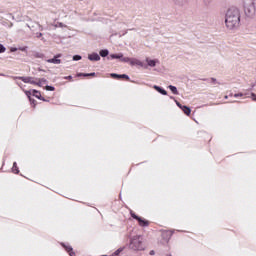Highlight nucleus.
I'll list each match as a JSON object with an SVG mask.
<instances>
[{
  "mask_svg": "<svg viewBox=\"0 0 256 256\" xmlns=\"http://www.w3.org/2000/svg\"><path fill=\"white\" fill-rule=\"evenodd\" d=\"M145 63L147 65V67L154 68V67H157V65H159L161 62L157 58L153 59L151 57H146L145 58Z\"/></svg>",
  "mask_w": 256,
  "mask_h": 256,
  "instance_id": "39448f33",
  "label": "nucleus"
},
{
  "mask_svg": "<svg viewBox=\"0 0 256 256\" xmlns=\"http://www.w3.org/2000/svg\"><path fill=\"white\" fill-rule=\"evenodd\" d=\"M25 95L28 96V99H31V96L33 95V90L25 91Z\"/></svg>",
  "mask_w": 256,
  "mask_h": 256,
  "instance_id": "6ab92c4d",
  "label": "nucleus"
},
{
  "mask_svg": "<svg viewBox=\"0 0 256 256\" xmlns=\"http://www.w3.org/2000/svg\"><path fill=\"white\" fill-rule=\"evenodd\" d=\"M45 89L46 91H55V87L53 86H46Z\"/></svg>",
  "mask_w": 256,
  "mask_h": 256,
  "instance_id": "5701e85b",
  "label": "nucleus"
},
{
  "mask_svg": "<svg viewBox=\"0 0 256 256\" xmlns=\"http://www.w3.org/2000/svg\"><path fill=\"white\" fill-rule=\"evenodd\" d=\"M70 256H73V252H70Z\"/></svg>",
  "mask_w": 256,
  "mask_h": 256,
  "instance_id": "f704fd0d",
  "label": "nucleus"
},
{
  "mask_svg": "<svg viewBox=\"0 0 256 256\" xmlns=\"http://www.w3.org/2000/svg\"><path fill=\"white\" fill-rule=\"evenodd\" d=\"M228 98V96H225V99H227Z\"/></svg>",
  "mask_w": 256,
  "mask_h": 256,
  "instance_id": "c9c22d12",
  "label": "nucleus"
},
{
  "mask_svg": "<svg viewBox=\"0 0 256 256\" xmlns=\"http://www.w3.org/2000/svg\"><path fill=\"white\" fill-rule=\"evenodd\" d=\"M153 89H155V91H157L161 95H167V90L161 88L160 86L154 85Z\"/></svg>",
  "mask_w": 256,
  "mask_h": 256,
  "instance_id": "9b49d317",
  "label": "nucleus"
},
{
  "mask_svg": "<svg viewBox=\"0 0 256 256\" xmlns=\"http://www.w3.org/2000/svg\"><path fill=\"white\" fill-rule=\"evenodd\" d=\"M210 83H212V85H217V84H219V82H217V79H215V78H211V79H210Z\"/></svg>",
  "mask_w": 256,
  "mask_h": 256,
  "instance_id": "4be33fe9",
  "label": "nucleus"
},
{
  "mask_svg": "<svg viewBox=\"0 0 256 256\" xmlns=\"http://www.w3.org/2000/svg\"><path fill=\"white\" fill-rule=\"evenodd\" d=\"M88 59L89 61H101V56H99V54L94 52L88 55Z\"/></svg>",
  "mask_w": 256,
  "mask_h": 256,
  "instance_id": "1a4fd4ad",
  "label": "nucleus"
},
{
  "mask_svg": "<svg viewBox=\"0 0 256 256\" xmlns=\"http://www.w3.org/2000/svg\"><path fill=\"white\" fill-rule=\"evenodd\" d=\"M6 48L3 46V44H0V53H5Z\"/></svg>",
  "mask_w": 256,
  "mask_h": 256,
  "instance_id": "b1692460",
  "label": "nucleus"
},
{
  "mask_svg": "<svg viewBox=\"0 0 256 256\" xmlns=\"http://www.w3.org/2000/svg\"><path fill=\"white\" fill-rule=\"evenodd\" d=\"M33 96L36 97V99H40V101H45V98L41 96V92L37 90H32Z\"/></svg>",
  "mask_w": 256,
  "mask_h": 256,
  "instance_id": "f8f14e48",
  "label": "nucleus"
},
{
  "mask_svg": "<svg viewBox=\"0 0 256 256\" xmlns=\"http://www.w3.org/2000/svg\"><path fill=\"white\" fill-rule=\"evenodd\" d=\"M131 217H133V219L138 220V223L140 225V227H147L149 225V221L137 216L135 213H131Z\"/></svg>",
  "mask_w": 256,
  "mask_h": 256,
  "instance_id": "423d86ee",
  "label": "nucleus"
},
{
  "mask_svg": "<svg viewBox=\"0 0 256 256\" xmlns=\"http://www.w3.org/2000/svg\"><path fill=\"white\" fill-rule=\"evenodd\" d=\"M238 95H239V97H243V93H239Z\"/></svg>",
  "mask_w": 256,
  "mask_h": 256,
  "instance_id": "473e14b6",
  "label": "nucleus"
},
{
  "mask_svg": "<svg viewBox=\"0 0 256 256\" xmlns=\"http://www.w3.org/2000/svg\"><path fill=\"white\" fill-rule=\"evenodd\" d=\"M65 79H73V76H67Z\"/></svg>",
  "mask_w": 256,
  "mask_h": 256,
  "instance_id": "2f4dec72",
  "label": "nucleus"
},
{
  "mask_svg": "<svg viewBox=\"0 0 256 256\" xmlns=\"http://www.w3.org/2000/svg\"><path fill=\"white\" fill-rule=\"evenodd\" d=\"M73 61H81V55H74Z\"/></svg>",
  "mask_w": 256,
  "mask_h": 256,
  "instance_id": "412c9836",
  "label": "nucleus"
},
{
  "mask_svg": "<svg viewBox=\"0 0 256 256\" xmlns=\"http://www.w3.org/2000/svg\"><path fill=\"white\" fill-rule=\"evenodd\" d=\"M234 97H239V94H235Z\"/></svg>",
  "mask_w": 256,
  "mask_h": 256,
  "instance_id": "72a5a7b5",
  "label": "nucleus"
},
{
  "mask_svg": "<svg viewBox=\"0 0 256 256\" xmlns=\"http://www.w3.org/2000/svg\"><path fill=\"white\" fill-rule=\"evenodd\" d=\"M100 57H107V55H109V50L104 49V50H100Z\"/></svg>",
  "mask_w": 256,
  "mask_h": 256,
  "instance_id": "dca6fc26",
  "label": "nucleus"
},
{
  "mask_svg": "<svg viewBox=\"0 0 256 256\" xmlns=\"http://www.w3.org/2000/svg\"><path fill=\"white\" fill-rule=\"evenodd\" d=\"M95 77V73H89V74H78V77Z\"/></svg>",
  "mask_w": 256,
  "mask_h": 256,
  "instance_id": "a211bd4d",
  "label": "nucleus"
},
{
  "mask_svg": "<svg viewBox=\"0 0 256 256\" xmlns=\"http://www.w3.org/2000/svg\"><path fill=\"white\" fill-rule=\"evenodd\" d=\"M130 249H133V251H145V244H143V237L134 236L130 241Z\"/></svg>",
  "mask_w": 256,
  "mask_h": 256,
  "instance_id": "7ed1b4c3",
  "label": "nucleus"
},
{
  "mask_svg": "<svg viewBox=\"0 0 256 256\" xmlns=\"http://www.w3.org/2000/svg\"><path fill=\"white\" fill-rule=\"evenodd\" d=\"M123 63H129L131 67H145L143 64V61L137 59V58H123Z\"/></svg>",
  "mask_w": 256,
  "mask_h": 256,
  "instance_id": "20e7f679",
  "label": "nucleus"
},
{
  "mask_svg": "<svg viewBox=\"0 0 256 256\" xmlns=\"http://www.w3.org/2000/svg\"><path fill=\"white\" fill-rule=\"evenodd\" d=\"M182 111H183V113H185V115H188V116L191 115V108H189L187 106H183Z\"/></svg>",
  "mask_w": 256,
  "mask_h": 256,
  "instance_id": "2eb2a0df",
  "label": "nucleus"
},
{
  "mask_svg": "<svg viewBox=\"0 0 256 256\" xmlns=\"http://www.w3.org/2000/svg\"><path fill=\"white\" fill-rule=\"evenodd\" d=\"M175 103H176L177 107H179L180 109H183V105H181V103H179V101L175 100Z\"/></svg>",
  "mask_w": 256,
  "mask_h": 256,
  "instance_id": "a878e982",
  "label": "nucleus"
},
{
  "mask_svg": "<svg viewBox=\"0 0 256 256\" xmlns=\"http://www.w3.org/2000/svg\"><path fill=\"white\" fill-rule=\"evenodd\" d=\"M66 251H68V253H69V252L73 251V248H71V246H67Z\"/></svg>",
  "mask_w": 256,
  "mask_h": 256,
  "instance_id": "cd10ccee",
  "label": "nucleus"
},
{
  "mask_svg": "<svg viewBox=\"0 0 256 256\" xmlns=\"http://www.w3.org/2000/svg\"><path fill=\"white\" fill-rule=\"evenodd\" d=\"M23 83H30V85H35L37 83V79L33 77H19Z\"/></svg>",
  "mask_w": 256,
  "mask_h": 256,
  "instance_id": "0eeeda50",
  "label": "nucleus"
},
{
  "mask_svg": "<svg viewBox=\"0 0 256 256\" xmlns=\"http://www.w3.org/2000/svg\"><path fill=\"white\" fill-rule=\"evenodd\" d=\"M37 37H43V34L42 33H38Z\"/></svg>",
  "mask_w": 256,
  "mask_h": 256,
  "instance_id": "c756f323",
  "label": "nucleus"
},
{
  "mask_svg": "<svg viewBox=\"0 0 256 256\" xmlns=\"http://www.w3.org/2000/svg\"><path fill=\"white\" fill-rule=\"evenodd\" d=\"M225 25L230 31H235V29H239V25H241V11H239V8L230 7L226 11Z\"/></svg>",
  "mask_w": 256,
  "mask_h": 256,
  "instance_id": "f257e3e1",
  "label": "nucleus"
},
{
  "mask_svg": "<svg viewBox=\"0 0 256 256\" xmlns=\"http://www.w3.org/2000/svg\"><path fill=\"white\" fill-rule=\"evenodd\" d=\"M110 75H111V77H113L114 79H121V75H119V74L112 73V74H110Z\"/></svg>",
  "mask_w": 256,
  "mask_h": 256,
  "instance_id": "aec40b11",
  "label": "nucleus"
},
{
  "mask_svg": "<svg viewBox=\"0 0 256 256\" xmlns=\"http://www.w3.org/2000/svg\"><path fill=\"white\" fill-rule=\"evenodd\" d=\"M150 255H155V251L154 250H152V251H150V253H149Z\"/></svg>",
  "mask_w": 256,
  "mask_h": 256,
  "instance_id": "c85d7f7f",
  "label": "nucleus"
},
{
  "mask_svg": "<svg viewBox=\"0 0 256 256\" xmlns=\"http://www.w3.org/2000/svg\"><path fill=\"white\" fill-rule=\"evenodd\" d=\"M108 59H120L123 63V59H127V57L123 56V53H118V54H111Z\"/></svg>",
  "mask_w": 256,
  "mask_h": 256,
  "instance_id": "6e6552de",
  "label": "nucleus"
},
{
  "mask_svg": "<svg viewBox=\"0 0 256 256\" xmlns=\"http://www.w3.org/2000/svg\"><path fill=\"white\" fill-rule=\"evenodd\" d=\"M176 1H183V0H176Z\"/></svg>",
  "mask_w": 256,
  "mask_h": 256,
  "instance_id": "e433bc0d",
  "label": "nucleus"
},
{
  "mask_svg": "<svg viewBox=\"0 0 256 256\" xmlns=\"http://www.w3.org/2000/svg\"><path fill=\"white\" fill-rule=\"evenodd\" d=\"M12 172L16 173V174L19 173V168L17 167V162L13 163Z\"/></svg>",
  "mask_w": 256,
  "mask_h": 256,
  "instance_id": "f3484780",
  "label": "nucleus"
},
{
  "mask_svg": "<svg viewBox=\"0 0 256 256\" xmlns=\"http://www.w3.org/2000/svg\"><path fill=\"white\" fill-rule=\"evenodd\" d=\"M251 99H252V101H256V95H255V93H252V94H251Z\"/></svg>",
  "mask_w": 256,
  "mask_h": 256,
  "instance_id": "bb28decb",
  "label": "nucleus"
},
{
  "mask_svg": "<svg viewBox=\"0 0 256 256\" xmlns=\"http://www.w3.org/2000/svg\"><path fill=\"white\" fill-rule=\"evenodd\" d=\"M120 79H129V76L126 74L120 75Z\"/></svg>",
  "mask_w": 256,
  "mask_h": 256,
  "instance_id": "393cba45",
  "label": "nucleus"
},
{
  "mask_svg": "<svg viewBox=\"0 0 256 256\" xmlns=\"http://www.w3.org/2000/svg\"><path fill=\"white\" fill-rule=\"evenodd\" d=\"M57 57H61V55H58L52 59H48L47 63H53L54 65H60L61 59H58Z\"/></svg>",
  "mask_w": 256,
  "mask_h": 256,
  "instance_id": "9d476101",
  "label": "nucleus"
},
{
  "mask_svg": "<svg viewBox=\"0 0 256 256\" xmlns=\"http://www.w3.org/2000/svg\"><path fill=\"white\" fill-rule=\"evenodd\" d=\"M168 89H170V91H172V93L174 95H179V91L177 90V87L173 86V85H169Z\"/></svg>",
  "mask_w": 256,
  "mask_h": 256,
  "instance_id": "4468645a",
  "label": "nucleus"
},
{
  "mask_svg": "<svg viewBox=\"0 0 256 256\" xmlns=\"http://www.w3.org/2000/svg\"><path fill=\"white\" fill-rule=\"evenodd\" d=\"M243 9L246 17H255L256 7L253 0H244Z\"/></svg>",
  "mask_w": 256,
  "mask_h": 256,
  "instance_id": "f03ea898",
  "label": "nucleus"
},
{
  "mask_svg": "<svg viewBox=\"0 0 256 256\" xmlns=\"http://www.w3.org/2000/svg\"><path fill=\"white\" fill-rule=\"evenodd\" d=\"M47 83V80L45 78L36 79V84L38 87H43Z\"/></svg>",
  "mask_w": 256,
  "mask_h": 256,
  "instance_id": "ddd939ff",
  "label": "nucleus"
},
{
  "mask_svg": "<svg viewBox=\"0 0 256 256\" xmlns=\"http://www.w3.org/2000/svg\"><path fill=\"white\" fill-rule=\"evenodd\" d=\"M12 53L17 51V48H11Z\"/></svg>",
  "mask_w": 256,
  "mask_h": 256,
  "instance_id": "7c9ffc66",
  "label": "nucleus"
}]
</instances>
